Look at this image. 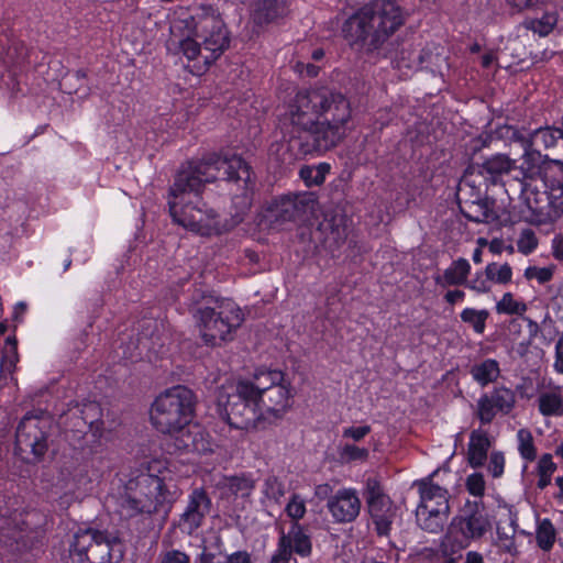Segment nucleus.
Returning <instances> with one entry per match:
<instances>
[{"instance_id":"30","label":"nucleus","mask_w":563,"mask_h":563,"mask_svg":"<svg viewBox=\"0 0 563 563\" xmlns=\"http://www.w3.org/2000/svg\"><path fill=\"white\" fill-rule=\"evenodd\" d=\"M280 538L288 540V552L291 554L295 552L300 556H309L311 554L312 545L308 534L302 530V527L295 522L291 526L290 531L286 534L283 533Z\"/></svg>"},{"instance_id":"44","label":"nucleus","mask_w":563,"mask_h":563,"mask_svg":"<svg viewBox=\"0 0 563 563\" xmlns=\"http://www.w3.org/2000/svg\"><path fill=\"white\" fill-rule=\"evenodd\" d=\"M538 243L536 233L531 229H525L520 232L517 247L520 253L528 255L537 249Z\"/></svg>"},{"instance_id":"22","label":"nucleus","mask_w":563,"mask_h":563,"mask_svg":"<svg viewBox=\"0 0 563 563\" xmlns=\"http://www.w3.org/2000/svg\"><path fill=\"white\" fill-rule=\"evenodd\" d=\"M176 434L178 437L176 438L175 445L180 451L198 454L212 451L208 434L199 426L186 427Z\"/></svg>"},{"instance_id":"51","label":"nucleus","mask_w":563,"mask_h":563,"mask_svg":"<svg viewBox=\"0 0 563 563\" xmlns=\"http://www.w3.org/2000/svg\"><path fill=\"white\" fill-rule=\"evenodd\" d=\"M532 141H558L563 139V131L560 129H537L531 135Z\"/></svg>"},{"instance_id":"62","label":"nucleus","mask_w":563,"mask_h":563,"mask_svg":"<svg viewBox=\"0 0 563 563\" xmlns=\"http://www.w3.org/2000/svg\"><path fill=\"white\" fill-rule=\"evenodd\" d=\"M162 563H190V559L185 552L170 550L164 553Z\"/></svg>"},{"instance_id":"49","label":"nucleus","mask_w":563,"mask_h":563,"mask_svg":"<svg viewBox=\"0 0 563 563\" xmlns=\"http://www.w3.org/2000/svg\"><path fill=\"white\" fill-rule=\"evenodd\" d=\"M417 485L419 487V493H420V504H423V497H424V494L427 493L430 497V500H429L430 505H434V507H440L439 506L440 500H438L435 497H433L431 495H433L432 493L435 494L433 488H437L440 490H446L445 488H442L439 485L433 484L429 478L418 482Z\"/></svg>"},{"instance_id":"39","label":"nucleus","mask_w":563,"mask_h":563,"mask_svg":"<svg viewBox=\"0 0 563 563\" xmlns=\"http://www.w3.org/2000/svg\"><path fill=\"white\" fill-rule=\"evenodd\" d=\"M496 311L498 313L521 316L527 311V305L523 301L516 300L511 292H506L496 303Z\"/></svg>"},{"instance_id":"11","label":"nucleus","mask_w":563,"mask_h":563,"mask_svg":"<svg viewBox=\"0 0 563 563\" xmlns=\"http://www.w3.org/2000/svg\"><path fill=\"white\" fill-rule=\"evenodd\" d=\"M364 496L377 534L388 536L396 517V506L393 500L384 493L379 481L374 477L366 479Z\"/></svg>"},{"instance_id":"54","label":"nucleus","mask_w":563,"mask_h":563,"mask_svg":"<svg viewBox=\"0 0 563 563\" xmlns=\"http://www.w3.org/2000/svg\"><path fill=\"white\" fill-rule=\"evenodd\" d=\"M495 134V139L499 141H527L525 136L519 135L518 131L510 125L496 129Z\"/></svg>"},{"instance_id":"47","label":"nucleus","mask_w":563,"mask_h":563,"mask_svg":"<svg viewBox=\"0 0 563 563\" xmlns=\"http://www.w3.org/2000/svg\"><path fill=\"white\" fill-rule=\"evenodd\" d=\"M18 361H19L18 347L13 345L9 349H5L3 352V356L1 358V364H0L1 375H4V374L12 375V373L15 369V365H16Z\"/></svg>"},{"instance_id":"60","label":"nucleus","mask_w":563,"mask_h":563,"mask_svg":"<svg viewBox=\"0 0 563 563\" xmlns=\"http://www.w3.org/2000/svg\"><path fill=\"white\" fill-rule=\"evenodd\" d=\"M13 511L8 506L5 496L0 494V529H7L10 527V518Z\"/></svg>"},{"instance_id":"4","label":"nucleus","mask_w":563,"mask_h":563,"mask_svg":"<svg viewBox=\"0 0 563 563\" xmlns=\"http://www.w3.org/2000/svg\"><path fill=\"white\" fill-rule=\"evenodd\" d=\"M263 424L276 423L291 408L292 393L284 372L258 369L250 378Z\"/></svg>"},{"instance_id":"53","label":"nucleus","mask_w":563,"mask_h":563,"mask_svg":"<svg viewBox=\"0 0 563 563\" xmlns=\"http://www.w3.org/2000/svg\"><path fill=\"white\" fill-rule=\"evenodd\" d=\"M291 554L288 552V540L279 538L277 550L273 554L269 563H288Z\"/></svg>"},{"instance_id":"6","label":"nucleus","mask_w":563,"mask_h":563,"mask_svg":"<svg viewBox=\"0 0 563 563\" xmlns=\"http://www.w3.org/2000/svg\"><path fill=\"white\" fill-rule=\"evenodd\" d=\"M68 552L70 563H120L124 544L117 532L87 528L73 536Z\"/></svg>"},{"instance_id":"64","label":"nucleus","mask_w":563,"mask_h":563,"mask_svg":"<svg viewBox=\"0 0 563 563\" xmlns=\"http://www.w3.org/2000/svg\"><path fill=\"white\" fill-rule=\"evenodd\" d=\"M225 563H252L251 556L245 551H239L225 556Z\"/></svg>"},{"instance_id":"48","label":"nucleus","mask_w":563,"mask_h":563,"mask_svg":"<svg viewBox=\"0 0 563 563\" xmlns=\"http://www.w3.org/2000/svg\"><path fill=\"white\" fill-rule=\"evenodd\" d=\"M306 511L305 500L297 494L292 495L286 506L287 515L297 522L305 517Z\"/></svg>"},{"instance_id":"3","label":"nucleus","mask_w":563,"mask_h":563,"mask_svg":"<svg viewBox=\"0 0 563 563\" xmlns=\"http://www.w3.org/2000/svg\"><path fill=\"white\" fill-rule=\"evenodd\" d=\"M404 22L402 9L395 0H374L343 23L342 34L353 49L371 54L379 51Z\"/></svg>"},{"instance_id":"32","label":"nucleus","mask_w":563,"mask_h":563,"mask_svg":"<svg viewBox=\"0 0 563 563\" xmlns=\"http://www.w3.org/2000/svg\"><path fill=\"white\" fill-rule=\"evenodd\" d=\"M222 487L235 497H249L255 488L254 481L246 475L225 477Z\"/></svg>"},{"instance_id":"1","label":"nucleus","mask_w":563,"mask_h":563,"mask_svg":"<svg viewBox=\"0 0 563 563\" xmlns=\"http://www.w3.org/2000/svg\"><path fill=\"white\" fill-rule=\"evenodd\" d=\"M243 183V192L233 198L239 209L238 216H243L252 205L253 180L251 167L240 156L212 155L203 161H190L178 169L169 188V212L173 220L184 228L201 235L220 234L225 230L219 214L206 207L199 192L206 183L214 180Z\"/></svg>"},{"instance_id":"58","label":"nucleus","mask_w":563,"mask_h":563,"mask_svg":"<svg viewBox=\"0 0 563 563\" xmlns=\"http://www.w3.org/2000/svg\"><path fill=\"white\" fill-rule=\"evenodd\" d=\"M467 287L476 292L485 294L490 291L492 283L486 276L483 277L482 275L477 274L476 277L467 284Z\"/></svg>"},{"instance_id":"15","label":"nucleus","mask_w":563,"mask_h":563,"mask_svg":"<svg viewBox=\"0 0 563 563\" xmlns=\"http://www.w3.org/2000/svg\"><path fill=\"white\" fill-rule=\"evenodd\" d=\"M433 490L435 494L432 493V496L440 500V507L430 505V497L426 493L423 504H419L416 510V519L421 529L431 533H438L442 531L450 514V496L448 490H440L437 488H433Z\"/></svg>"},{"instance_id":"36","label":"nucleus","mask_w":563,"mask_h":563,"mask_svg":"<svg viewBox=\"0 0 563 563\" xmlns=\"http://www.w3.org/2000/svg\"><path fill=\"white\" fill-rule=\"evenodd\" d=\"M489 317V312L485 309L476 310L473 308H465L461 312V320L464 323L470 324L477 334H483L486 329V320Z\"/></svg>"},{"instance_id":"55","label":"nucleus","mask_w":563,"mask_h":563,"mask_svg":"<svg viewBox=\"0 0 563 563\" xmlns=\"http://www.w3.org/2000/svg\"><path fill=\"white\" fill-rule=\"evenodd\" d=\"M343 456L346 457L350 461H356V460H366L368 456V450L364 448H358L356 445L346 444L343 448L342 452Z\"/></svg>"},{"instance_id":"57","label":"nucleus","mask_w":563,"mask_h":563,"mask_svg":"<svg viewBox=\"0 0 563 563\" xmlns=\"http://www.w3.org/2000/svg\"><path fill=\"white\" fill-rule=\"evenodd\" d=\"M556 470V464L553 462L552 455L549 453L543 454L539 462L537 472L542 475H552Z\"/></svg>"},{"instance_id":"50","label":"nucleus","mask_w":563,"mask_h":563,"mask_svg":"<svg viewBox=\"0 0 563 563\" xmlns=\"http://www.w3.org/2000/svg\"><path fill=\"white\" fill-rule=\"evenodd\" d=\"M466 488L470 494L482 497L485 493V481L482 474L474 473L466 479Z\"/></svg>"},{"instance_id":"45","label":"nucleus","mask_w":563,"mask_h":563,"mask_svg":"<svg viewBox=\"0 0 563 563\" xmlns=\"http://www.w3.org/2000/svg\"><path fill=\"white\" fill-rule=\"evenodd\" d=\"M100 407L96 402H88L84 405L81 410V419L86 424H88L89 429H96V432L100 429Z\"/></svg>"},{"instance_id":"19","label":"nucleus","mask_w":563,"mask_h":563,"mask_svg":"<svg viewBox=\"0 0 563 563\" xmlns=\"http://www.w3.org/2000/svg\"><path fill=\"white\" fill-rule=\"evenodd\" d=\"M556 191L552 189L551 194L545 190L527 189L525 191L526 205L531 212L529 220L533 223H545L562 214L555 213L554 200Z\"/></svg>"},{"instance_id":"9","label":"nucleus","mask_w":563,"mask_h":563,"mask_svg":"<svg viewBox=\"0 0 563 563\" xmlns=\"http://www.w3.org/2000/svg\"><path fill=\"white\" fill-rule=\"evenodd\" d=\"M194 34L203 46V65L213 64L230 46V32L218 9L200 5L191 16Z\"/></svg>"},{"instance_id":"20","label":"nucleus","mask_w":563,"mask_h":563,"mask_svg":"<svg viewBox=\"0 0 563 563\" xmlns=\"http://www.w3.org/2000/svg\"><path fill=\"white\" fill-rule=\"evenodd\" d=\"M319 230L324 234V242L329 246H340L347 238V217L344 210L339 206L328 209Z\"/></svg>"},{"instance_id":"14","label":"nucleus","mask_w":563,"mask_h":563,"mask_svg":"<svg viewBox=\"0 0 563 563\" xmlns=\"http://www.w3.org/2000/svg\"><path fill=\"white\" fill-rule=\"evenodd\" d=\"M316 200L310 194H288L274 199L267 207V217L275 223L296 222L312 210Z\"/></svg>"},{"instance_id":"41","label":"nucleus","mask_w":563,"mask_h":563,"mask_svg":"<svg viewBox=\"0 0 563 563\" xmlns=\"http://www.w3.org/2000/svg\"><path fill=\"white\" fill-rule=\"evenodd\" d=\"M514 163L508 156L499 154L488 158L484 167L489 174H505L512 169Z\"/></svg>"},{"instance_id":"38","label":"nucleus","mask_w":563,"mask_h":563,"mask_svg":"<svg viewBox=\"0 0 563 563\" xmlns=\"http://www.w3.org/2000/svg\"><path fill=\"white\" fill-rule=\"evenodd\" d=\"M518 451L522 459L532 462L537 457V449L534 446L533 437L529 429H520L517 432Z\"/></svg>"},{"instance_id":"33","label":"nucleus","mask_w":563,"mask_h":563,"mask_svg":"<svg viewBox=\"0 0 563 563\" xmlns=\"http://www.w3.org/2000/svg\"><path fill=\"white\" fill-rule=\"evenodd\" d=\"M556 540V530L552 523V521L548 518L539 520L537 522L536 528V541L538 547L544 551L549 552Z\"/></svg>"},{"instance_id":"56","label":"nucleus","mask_w":563,"mask_h":563,"mask_svg":"<svg viewBox=\"0 0 563 563\" xmlns=\"http://www.w3.org/2000/svg\"><path fill=\"white\" fill-rule=\"evenodd\" d=\"M202 552L213 553L217 559L227 556L223 549V541L220 534L216 533L209 544H205Z\"/></svg>"},{"instance_id":"31","label":"nucleus","mask_w":563,"mask_h":563,"mask_svg":"<svg viewBox=\"0 0 563 563\" xmlns=\"http://www.w3.org/2000/svg\"><path fill=\"white\" fill-rule=\"evenodd\" d=\"M60 89L68 93H80L82 97L88 96L89 87L87 82V74L84 69L67 73L59 81Z\"/></svg>"},{"instance_id":"25","label":"nucleus","mask_w":563,"mask_h":563,"mask_svg":"<svg viewBox=\"0 0 563 563\" xmlns=\"http://www.w3.org/2000/svg\"><path fill=\"white\" fill-rule=\"evenodd\" d=\"M490 445L492 443L486 431L477 429L471 432L467 450V459L471 466L479 467L484 464Z\"/></svg>"},{"instance_id":"61","label":"nucleus","mask_w":563,"mask_h":563,"mask_svg":"<svg viewBox=\"0 0 563 563\" xmlns=\"http://www.w3.org/2000/svg\"><path fill=\"white\" fill-rule=\"evenodd\" d=\"M371 432L369 426L350 427L344 429L343 437L360 441Z\"/></svg>"},{"instance_id":"59","label":"nucleus","mask_w":563,"mask_h":563,"mask_svg":"<svg viewBox=\"0 0 563 563\" xmlns=\"http://www.w3.org/2000/svg\"><path fill=\"white\" fill-rule=\"evenodd\" d=\"M507 4L520 12L527 9L538 8L547 2V0H506Z\"/></svg>"},{"instance_id":"12","label":"nucleus","mask_w":563,"mask_h":563,"mask_svg":"<svg viewBox=\"0 0 563 563\" xmlns=\"http://www.w3.org/2000/svg\"><path fill=\"white\" fill-rule=\"evenodd\" d=\"M489 526L483 505L476 501H467L461 514L452 519L448 533L456 537L460 534V547L465 548L470 540L482 538Z\"/></svg>"},{"instance_id":"42","label":"nucleus","mask_w":563,"mask_h":563,"mask_svg":"<svg viewBox=\"0 0 563 563\" xmlns=\"http://www.w3.org/2000/svg\"><path fill=\"white\" fill-rule=\"evenodd\" d=\"M263 493L268 499L279 504L285 496V487L277 477L268 476L264 482Z\"/></svg>"},{"instance_id":"16","label":"nucleus","mask_w":563,"mask_h":563,"mask_svg":"<svg viewBox=\"0 0 563 563\" xmlns=\"http://www.w3.org/2000/svg\"><path fill=\"white\" fill-rule=\"evenodd\" d=\"M211 506L212 501L207 490L202 487L194 488L188 496L183 514L179 516L178 528L191 536L202 526L210 514Z\"/></svg>"},{"instance_id":"46","label":"nucleus","mask_w":563,"mask_h":563,"mask_svg":"<svg viewBox=\"0 0 563 563\" xmlns=\"http://www.w3.org/2000/svg\"><path fill=\"white\" fill-rule=\"evenodd\" d=\"M417 54H420V49L408 47L402 48L396 59V64L398 68H407V69H419L421 63H415L417 58Z\"/></svg>"},{"instance_id":"63","label":"nucleus","mask_w":563,"mask_h":563,"mask_svg":"<svg viewBox=\"0 0 563 563\" xmlns=\"http://www.w3.org/2000/svg\"><path fill=\"white\" fill-rule=\"evenodd\" d=\"M551 250L553 257L559 261L563 262V235L558 234L553 238L551 243Z\"/></svg>"},{"instance_id":"21","label":"nucleus","mask_w":563,"mask_h":563,"mask_svg":"<svg viewBox=\"0 0 563 563\" xmlns=\"http://www.w3.org/2000/svg\"><path fill=\"white\" fill-rule=\"evenodd\" d=\"M118 512L122 518H133L140 515H152L155 514V506L150 500L137 499L135 490H128V486L124 484L123 490L117 497Z\"/></svg>"},{"instance_id":"26","label":"nucleus","mask_w":563,"mask_h":563,"mask_svg":"<svg viewBox=\"0 0 563 563\" xmlns=\"http://www.w3.org/2000/svg\"><path fill=\"white\" fill-rule=\"evenodd\" d=\"M539 412L543 417L563 416V390L556 386L548 390L540 391L537 398Z\"/></svg>"},{"instance_id":"29","label":"nucleus","mask_w":563,"mask_h":563,"mask_svg":"<svg viewBox=\"0 0 563 563\" xmlns=\"http://www.w3.org/2000/svg\"><path fill=\"white\" fill-rule=\"evenodd\" d=\"M470 374L478 385L485 387L495 383L500 376L499 363L494 358H486L472 365Z\"/></svg>"},{"instance_id":"23","label":"nucleus","mask_w":563,"mask_h":563,"mask_svg":"<svg viewBox=\"0 0 563 563\" xmlns=\"http://www.w3.org/2000/svg\"><path fill=\"white\" fill-rule=\"evenodd\" d=\"M415 63H421L419 69H426L433 75L444 76V71L449 69L448 55L444 47L437 44H428L420 48Z\"/></svg>"},{"instance_id":"10","label":"nucleus","mask_w":563,"mask_h":563,"mask_svg":"<svg viewBox=\"0 0 563 563\" xmlns=\"http://www.w3.org/2000/svg\"><path fill=\"white\" fill-rule=\"evenodd\" d=\"M53 421L45 413H26L16 427L14 453L26 463H38L46 454Z\"/></svg>"},{"instance_id":"8","label":"nucleus","mask_w":563,"mask_h":563,"mask_svg":"<svg viewBox=\"0 0 563 563\" xmlns=\"http://www.w3.org/2000/svg\"><path fill=\"white\" fill-rule=\"evenodd\" d=\"M195 318L200 338L208 346H221L232 341L244 322L241 308L231 300H217L213 306H200Z\"/></svg>"},{"instance_id":"5","label":"nucleus","mask_w":563,"mask_h":563,"mask_svg":"<svg viewBox=\"0 0 563 563\" xmlns=\"http://www.w3.org/2000/svg\"><path fill=\"white\" fill-rule=\"evenodd\" d=\"M217 404L220 416L233 428L250 430L264 428L253 385L249 379H240L219 388Z\"/></svg>"},{"instance_id":"40","label":"nucleus","mask_w":563,"mask_h":563,"mask_svg":"<svg viewBox=\"0 0 563 563\" xmlns=\"http://www.w3.org/2000/svg\"><path fill=\"white\" fill-rule=\"evenodd\" d=\"M172 44H175L173 41ZM179 51L189 59L195 60L197 58L203 59V46L201 41L196 36L195 38L186 37L176 43Z\"/></svg>"},{"instance_id":"43","label":"nucleus","mask_w":563,"mask_h":563,"mask_svg":"<svg viewBox=\"0 0 563 563\" xmlns=\"http://www.w3.org/2000/svg\"><path fill=\"white\" fill-rule=\"evenodd\" d=\"M555 266L538 267L529 266L525 269L523 276L527 280L536 279L540 285L549 283L554 275Z\"/></svg>"},{"instance_id":"17","label":"nucleus","mask_w":563,"mask_h":563,"mask_svg":"<svg viewBox=\"0 0 563 563\" xmlns=\"http://www.w3.org/2000/svg\"><path fill=\"white\" fill-rule=\"evenodd\" d=\"M516 405V394L505 386L494 388L489 394H484L477 400L476 416L481 423L488 424L497 412L508 415Z\"/></svg>"},{"instance_id":"27","label":"nucleus","mask_w":563,"mask_h":563,"mask_svg":"<svg viewBox=\"0 0 563 563\" xmlns=\"http://www.w3.org/2000/svg\"><path fill=\"white\" fill-rule=\"evenodd\" d=\"M471 272V265L465 258L454 261L448 267L442 276H437L434 282L437 285L445 288L449 286L464 285L467 282V276Z\"/></svg>"},{"instance_id":"2","label":"nucleus","mask_w":563,"mask_h":563,"mask_svg":"<svg viewBox=\"0 0 563 563\" xmlns=\"http://www.w3.org/2000/svg\"><path fill=\"white\" fill-rule=\"evenodd\" d=\"M345 97L327 87L300 91L290 109V121L299 130L314 135L313 141H340L345 137L344 123L350 119Z\"/></svg>"},{"instance_id":"7","label":"nucleus","mask_w":563,"mask_h":563,"mask_svg":"<svg viewBox=\"0 0 563 563\" xmlns=\"http://www.w3.org/2000/svg\"><path fill=\"white\" fill-rule=\"evenodd\" d=\"M195 395L181 385L159 394L151 407V422L164 434H176L189 426L194 418Z\"/></svg>"},{"instance_id":"35","label":"nucleus","mask_w":563,"mask_h":563,"mask_svg":"<svg viewBox=\"0 0 563 563\" xmlns=\"http://www.w3.org/2000/svg\"><path fill=\"white\" fill-rule=\"evenodd\" d=\"M485 276L493 284L507 285L512 279V268L508 263H489L485 267Z\"/></svg>"},{"instance_id":"37","label":"nucleus","mask_w":563,"mask_h":563,"mask_svg":"<svg viewBox=\"0 0 563 563\" xmlns=\"http://www.w3.org/2000/svg\"><path fill=\"white\" fill-rule=\"evenodd\" d=\"M558 19L553 14H544L541 19H529L523 22V26L540 36L549 35L555 26Z\"/></svg>"},{"instance_id":"13","label":"nucleus","mask_w":563,"mask_h":563,"mask_svg":"<svg viewBox=\"0 0 563 563\" xmlns=\"http://www.w3.org/2000/svg\"><path fill=\"white\" fill-rule=\"evenodd\" d=\"M128 490H135L139 500L150 499L155 506V512L168 509L174 500L169 485L158 475L140 473L126 481Z\"/></svg>"},{"instance_id":"18","label":"nucleus","mask_w":563,"mask_h":563,"mask_svg":"<svg viewBox=\"0 0 563 563\" xmlns=\"http://www.w3.org/2000/svg\"><path fill=\"white\" fill-rule=\"evenodd\" d=\"M327 509L333 522L346 525L354 522L361 514L362 501L354 488H340L327 503Z\"/></svg>"},{"instance_id":"52","label":"nucleus","mask_w":563,"mask_h":563,"mask_svg":"<svg viewBox=\"0 0 563 563\" xmlns=\"http://www.w3.org/2000/svg\"><path fill=\"white\" fill-rule=\"evenodd\" d=\"M505 457L501 452H493L489 457L488 472L493 477H499L504 473Z\"/></svg>"},{"instance_id":"34","label":"nucleus","mask_w":563,"mask_h":563,"mask_svg":"<svg viewBox=\"0 0 563 563\" xmlns=\"http://www.w3.org/2000/svg\"><path fill=\"white\" fill-rule=\"evenodd\" d=\"M330 170V165L321 163L317 166H302L299 170L300 178L308 187L320 186L325 180V175Z\"/></svg>"},{"instance_id":"28","label":"nucleus","mask_w":563,"mask_h":563,"mask_svg":"<svg viewBox=\"0 0 563 563\" xmlns=\"http://www.w3.org/2000/svg\"><path fill=\"white\" fill-rule=\"evenodd\" d=\"M253 12L258 23H268L287 13V3L286 0H258Z\"/></svg>"},{"instance_id":"24","label":"nucleus","mask_w":563,"mask_h":563,"mask_svg":"<svg viewBox=\"0 0 563 563\" xmlns=\"http://www.w3.org/2000/svg\"><path fill=\"white\" fill-rule=\"evenodd\" d=\"M493 205L487 198L475 200L459 198V208L462 214L477 223H489L497 219Z\"/></svg>"}]
</instances>
